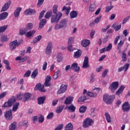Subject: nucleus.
Wrapping results in <instances>:
<instances>
[{
	"label": "nucleus",
	"mask_w": 130,
	"mask_h": 130,
	"mask_svg": "<svg viewBox=\"0 0 130 130\" xmlns=\"http://www.w3.org/2000/svg\"><path fill=\"white\" fill-rule=\"evenodd\" d=\"M70 11H71V7L67 8V7L63 6L62 9V12H64L65 15L66 16H69Z\"/></svg>",
	"instance_id": "obj_26"
},
{
	"label": "nucleus",
	"mask_w": 130,
	"mask_h": 130,
	"mask_svg": "<svg viewBox=\"0 0 130 130\" xmlns=\"http://www.w3.org/2000/svg\"><path fill=\"white\" fill-rule=\"evenodd\" d=\"M47 69V62H44L43 65L42 70L43 71H46Z\"/></svg>",
	"instance_id": "obj_64"
},
{
	"label": "nucleus",
	"mask_w": 130,
	"mask_h": 130,
	"mask_svg": "<svg viewBox=\"0 0 130 130\" xmlns=\"http://www.w3.org/2000/svg\"><path fill=\"white\" fill-rule=\"evenodd\" d=\"M87 96H89V97H93L94 98L97 97V94H94L93 92L90 91L87 92Z\"/></svg>",
	"instance_id": "obj_52"
},
{
	"label": "nucleus",
	"mask_w": 130,
	"mask_h": 130,
	"mask_svg": "<svg viewBox=\"0 0 130 130\" xmlns=\"http://www.w3.org/2000/svg\"><path fill=\"white\" fill-rule=\"evenodd\" d=\"M102 18V16H100L99 17H97L96 19H95L94 22H95L96 24H98V23L100 22Z\"/></svg>",
	"instance_id": "obj_60"
},
{
	"label": "nucleus",
	"mask_w": 130,
	"mask_h": 130,
	"mask_svg": "<svg viewBox=\"0 0 130 130\" xmlns=\"http://www.w3.org/2000/svg\"><path fill=\"white\" fill-rule=\"evenodd\" d=\"M8 94L7 92H3L2 93L0 94V99H3Z\"/></svg>",
	"instance_id": "obj_63"
},
{
	"label": "nucleus",
	"mask_w": 130,
	"mask_h": 130,
	"mask_svg": "<svg viewBox=\"0 0 130 130\" xmlns=\"http://www.w3.org/2000/svg\"><path fill=\"white\" fill-rule=\"evenodd\" d=\"M19 105H20V103L19 102L16 103L12 108V111L16 112L18 110V108H19Z\"/></svg>",
	"instance_id": "obj_42"
},
{
	"label": "nucleus",
	"mask_w": 130,
	"mask_h": 130,
	"mask_svg": "<svg viewBox=\"0 0 130 130\" xmlns=\"http://www.w3.org/2000/svg\"><path fill=\"white\" fill-rule=\"evenodd\" d=\"M45 100H46V96H41L38 98V104L39 105L44 104V102H45Z\"/></svg>",
	"instance_id": "obj_22"
},
{
	"label": "nucleus",
	"mask_w": 130,
	"mask_h": 130,
	"mask_svg": "<svg viewBox=\"0 0 130 130\" xmlns=\"http://www.w3.org/2000/svg\"><path fill=\"white\" fill-rule=\"evenodd\" d=\"M71 70L75 72H79L80 67H78V63H73L71 66Z\"/></svg>",
	"instance_id": "obj_21"
},
{
	"label": "nucleus",
	"mask_w": 130,
	"mask_h": 130,
	"mask_svg": "<svg viewBox=\"0 0 130 130\" xmlns=\"http://www.w3.org/2000/svg\"><path fill=\"white\" fill-rule=\"evenodd\" d=\"M67 86L66 85H61L59 89L58 90V94H62V93H64L67 91Z\"/></svg>",
	"instance_id": "obj_16"
},
{
	"label": "nucleus",
	"mask_w": 130,
	"mask_h": 130,
	"mask_svg": "<svg viewBox=\"0 0 130 130\" xmlns=\"http://www.w3.org/2000/svg\"><path fill=\"white\" fill-rule=\"evenodd\" d=\"M119 85V83H118V81L113 82L110 85L109 89L112 92H114V91L118 88Z\"/></svg>",
	"instance_id": "obj_7"
},
{
	"label": "nucleus",
	"mask_w": 130,
	"mask_h": 130,
	"mask_svg": "<svg viewBox=\"0 0 130 130\" xmlns=\"http://www.w3.org/2000/svg\"><path fill=\"white\" fill-rule=\"evenodd\" d=\"M113 9V6H112V5H111L110 6L106 7L105 10V12L108 13V12H110V11H111V10H112Z\"/></svg>",
	"instance_id": "obj_53"
},
{
	"label": "nucleus",
	"mask_w": 130,
	"mask_h": 130,
	"mask_svg": "<svg viewBox=\"0 0 130 130\" xmlns=\"http://www.w3.org/2000/svg\"><path fill=\"white\" fill-rule=\"evenodd\" d=\"M112 28H113V29H114L116 31H117L119 30H120L121 28V24L118 25L117 24L115 23L112 25Z\"/></svg>",
	"instance_id": "obj_30"
},
{
	"label": "nucleus",
	"mask_w": 130,
	"mask_h": 130,
	"mask_svg": "<svg viewBox=\"0 0 130 130\" xmlns=\"http://www.w3.org/2000/svg\"><path fill=\"white\" fill-rule=\"evenodd\" d=\"M23 43V41L22 40L21 41H18V40H14L12 42H11L10 43V49L11 51H13L14 49H16V48L17 46H19V45H21Z\"/></svg>",
	"instance_id": "obj_5"
},
{
	"label": "nucleus",
	"mask_w": 130,
	"mask_h": 130,
	"mask_svg": "<svg viewBox=\"0 0 130 130\" xmlns=\"http://www.w3.org/2000/svg\"><path fill=\"white\" fill-rule=\"evenodd\" d=\"M30 75H31V71L30 70H28L24 75V78H28L30 77Z\"/></svg>",
	"instance_id": "obj_57"
},
{
	"label": "nucleus",
	"mask_w": 130,
	"mask_h": 130,
	"mask_svg": "<svg viewBox=\"0 0 130 130\" xmlns=\"http://www.w3.org/2000/svg\"><path fill=\"white\" fill-rule=\"evenodd\" d=\"M73 100H74V98L72 96H68L66 99L64 103L66 105H70L73 103Z\"/></svg>",
	"instance_id": "obj_18"
},
{
	"label": "nucleus",
	"mask_w": 130,
	"mask_h": 130,
	"mask_svg": "<svg viewBox=\"0 0 130 130\" xmlns=\"http://www.w3.org/2000/svg\"><path fill=\"white\" fill-rule=\"evenodd\" d=\"M38 75V69H35L31 75V78L32 79H35Z\"/></svg>",
	"instance_id": "obj_36"
},
{
	"label": "nucleus",
	"mask_w": 130,
	"mask_h": 130,
	"mask_svg": "<svg viewBox=\"0 0 130 130\" xmlns=\"http://www.w3.org/2000/svg\"><path fill=\"white\" fill-rule=\"evenodd\" d=\"M62 110H63V107L62 105H60L57 107L56 112V113H61Z\"/></svg>",
	"instance_id": "obj_41"
},
{
	"label": "nucleus",
	"mask_w": 130,
	"mask_h": 130,
	"mask_svg": "<svg viewBox=\"0 0 130 130\" xmlns=\"http://www.w3.org/2000/svg\"><path fill=\"white\" fill-rule=\"evenodd\" d=\"M60 75H61L60 71L58 70L57 71L55 72L54 73V75L53 76V79L54 80H56V79H57V78H58L59 76H60Z\"/></svg>",
	"instance_id": "obj_35"
},
{
	"label": "nucleus",
	"mask_w": 130,
	"mask_h": 130,
	"mask_svg": "<svg viewBox=\"0 0 130 130\" xmlns=\"http://www.w3.org/2000/svg\"><path fill=\"white\" fill-rule=\"evenodd\" d=\"M51 81V77L49 76H47L44 84L45 87H50V86H51V83H50Z\"/></svg>",
	"instance_id": "obj_13"
},
{
	"label": "nucleus",
	"mask_w": 130,
	"mask_h": 130,
	"mask_svg": "<svg viewBox=\"0 0 130 130\" xmlns=\"http://www.w3.org/2000/svg\"><path fill=\"white\" fill-rule=\"evenodd\" d=\"M62 60V54L59 53L57 55V62H60Z\"/></svg>",
	"instance_id": "obj_45"
},
{
	"label": "nucleus",
	"mask_w": 130,
	"mask_h": 130,
	"mask_svg": "<svg viewBox=\"0 0 130 130\" xmlns=\"http://www.w3.org/2000/svg\"><path fill=\"white\" fill-rule=\"evenodd\" d=\"M125 88V87H124L123 86H121L119 88L118 90L116 91V95H117V96H118V97H120V96H121V95H122L123 90H124Z\"/></svg>",
	"instance_id": "obj_17"
},
{
	"label": "nucleus",
	"mask_w": 130,
	"mask_h": 130,
	"mask_svg": "<svg viewBox=\"0 0 130 130\" xmlns=\"http://www.w3.org/2000/svg\"><path fill=\"white\" fill-rule=\"evenodd\" d=\"M74 38H74V37H71L70 38H69L68 39V45H72Z\"/></svg>",
	"instance_id": "obj_55"
},
{
	"label": "nucleus",
	"mask_w": 130,
	"mask_h": 130,
	"mask_svg": "<svg viewBox=\"0 0 130 130\" xmlns=\"http://www.w3.org/2000/svg\"><path fill=\"white\" fill-rule=\"evenodd\" d=\"M43 3H44V0H38L37 4L38 7H41L43 4Z\"/></svg>",
	"instance_id": "obj_61"
},
{
	"label": "nucleus",
	"mask_w": 130,
	"mask_h": 130,
	"mask_svg": "<svg viewBox=\"0 0 130 130\" xmlns=\"http://www.w3.org/2000/svg\"><path fill=\"white\" fill-rule=\"evenodd\" d=\"M96 9V5L95 4H91L89 8V12H94L95 9Z\"/></svg>",
	"instance_id": "obj_47"
},
{
	"label": "nucleus",
	"mask_w": 130,
	"mask_h": 130,
	"mask_svg": "<svg viewBox=\"0 0 130 130\" xmlns=\"http://www.w3.org/2000/svg\"><path fill=\"white\" fill-rule=\"evenodd\" d=\"M17 127V123L16 122H13L10 126L9 129L10 130H15L16 129V127Z\"/></svg>",
	"instance_id": "obj_40"
},
{
	"label": "nucleus",
	"mask_w": 130,
	"mask_h": 130,
	"mask_svg": "<svg viewBox=\"0 0 130 130\" xmlns=\"http://www.w3.org/2000/svg\"><path fill=\"white\" fill-rule=\"evenodd\" d=\"M52 48H53V45H52V42H50L48 43L47 46L45 49V52L47 55H50V54L52 53Z\"/></svg>",
	"instance_id": "obj_6"
},
{
	"label": "nucleus",
	"mask_w": 130,
	"mask_h": 130,
	"mask_svg": "<svg viewBox=\"0 0 130 130\" xmlns=\"http://www.w3.org/2000/svg\"><path fill=\"white\" fill-rule=\"evenodd\" d=\"M105 116L108 123H110V122H111V117L110 116V114H109L108 112H106L105 113Z\"/></svg>",
	"instance_id": "obj_34"
},
{
	"label": "nucleus",
	"mask_w": 130,
	"mask_h": 130,
	"mask_svg": "<svg viewBox=\"0 0 130 130\" xmlns=\"http://www.w3.org/2000/svg\"><path fill=\"white\" fill-rule=\"evenodd\" d=\"M51 16H52V11H50L47 12L45 16V17L46 19H49V18H50Z\"/></svg>",
	"instance_id": "obj_48"
},
{
	"label": "nucleus",
	"mask_w": 130,
	"mask_h": 130,
	"mask_svg": "<svg viewBox=\"0 0 130 130\" xmlns=\"http://www.w3.org/2000/svg\"><path fill=\"white\" fill-rule=\"evenodd\" d=\"M4 116L7 120H12V119H13V113L12 112V110L6 111L5 112Z\"/></svg>",
	"instance_id": "obj_8"
},
{
	"label": "nucleus",
	"mask_w": 130,
	"mask_h": 130,
	"mask_svg": "<svg viewBox=\"0 0 130 130\" xmlns=\"http://www.w3.org/2000/svg\"><path fill=\"white\" fill-rule=\"evenodd\" d=\"M16 99L17 100H22V99L24 100V94L22 93H19L16 95Z\"/></svg>",
	"instance_id": "obj_46"
},
{
	"label": "nucleus",
	"mask_w": 130,
	"mask_h": 130,
	"mask_svg": "<svg viewBox=\"0 0 130 130\" xmlns=\"http://www.w3.org/2000/svg\"><path fill=\"white\" fill-rule=\"evenodd\" d=\"M8 16H9V13H8V12H4L0 14V21L6 20V19L8 18Z\"/></svg>",
	"instance_id": "obj_23"
},
{
	"label": "nucleus",
	"mask_w": 130,
	"mask_h": 130,
	"mask_svg": "<svg viewBox=\"0 0 130 130\" xmlns=\"http://www.w3.org/2000/svg\"><path fill=\"white\" fill-rule=\"evenodd\" d=\"M31 97H32V94L28 92L24 93L23 94L24 102H27L29 100H31Z\"/></svg>",
	"instance_id": "obj_12"
},
{
	"label": "nucleus",
	"mask_w": 130,
	"mask_h": 130,
	"mask_svg": "<svg viewBox=\"0 0 130 130\" xmlns=\"http://www.w3.org/2000/svg\"><path fill=\"white\" fill-rule=\"evenodd\" d=\"M8 28V25H3L0 27V33H3L5 32L6 30Z\"/></svg>",
	"instance_id": "obj_50"
},
{
	"label": "nucleus",
	"mask_w": 130,
	"mask_h": 130,
	"mask_svg": "<svg viewBox=\"0 0 130 130\" xmlns=\"http://www.w3.org/2000/svg\"><path fill=\"white\" fill-rule=\"evenodd\" d=\"M66 107L70 112H75L76 111V107L73 104H71L70 106H67Z\"/></svg>",
	"instance_id": "obj_31"
},
{
	"label": "nucleus",
	"mask_w": 130,
	"mask_h": 130,
	"mask_svg": "<svg viewBox=\"0 0 130 130\" xmlns=\"http://www.w3.org/2000/svg\"><path fill=\"white\" fill-rule=\"evenodd\" d=\"M21 11H22V8L21 7H18L16 9L14 12L15 18H18V17H19V15H20V13H21Z\"/></svg>",
	"instance_id": "obj_27"
},
{
	"label": "nucleus",
	"mask_w": 130,
	"mask_h": 130,
	"mask_svg": "<svg viewBox=\"0 0 130 130\" xmlns=\"http://www.w3.org/2000/svg\"><path fill=\"white\" fill-rule=\"evenodd\" d=\"M33 28V23H28L27 24V27L26 28V31H29V30H31Z\"/></svg>",
	"instance_id": "obj_49"
},
{
	"label": "nucleus",
	"mask_w": 130,
	"mask_h": 130,
	"mask_svg": "<svg viewBox=\"0 0 130 130\" xmlns=\"http://www.w3.org/2000/svg\"><path fill=\"white\" fill-rule=\"evenodd\" d=\"M53 116H54V113H53V112H50L48 114L47 119H52V118H53Z\"/></svg>",
	"instance_id": "obj_51"
},
{
	"label": "nucleus",
	"mask_w": 130,
	"mask_h": 130,
	"mask_svg": "<svg viewBox=\"0 0 130 130\" xmlns=\"http://www.w3.org/2000/svg\"><path fill=\"white\" fill-rule=\"evenodd\" d=\"M36 90H39L41 92H46V90L44 89V86L41 85V84H37L35 87Z\"/></svg>",
	"instance_id": "obj_15"
},
{
	"label": "nucleus",
	"mask_w": 130,
	"mask_h": 130,
	"mask_svg": "<svg viewBox=\"0 0 130 130\" xmlns=\"http://www.w3.org/2000/svg\"><path fill=\"white\" fill-rule=\"evenodd\" d=\"M122 109L124 112L126 111H129L130 110V106L128 102H125L122 106Z\"/></svg>",
	"instance_id": "obj_10"
},
{
	"label": "nucleus",
	"mask_w": 130,
	"mask_h": 130,
	"mask_svg": "<svg viewBox=\"0 0 130 130\" xmlns=\"http://www.w3.org/2000/svg\"><path fill=\"white\" fill-rule=\"evenodd\" d=\"M85 100H87V98L85 96H82L80 98V99L78 100V102H84V101H85Z\"/></svg>",
	"instance_id": "obj_54"
},
{
	"label": "nucleus",
	"mask_w": 130,
	"mask_h": 130,
	"mask_svg": "<svg viewBox=\"0 0 130 130\" xmlns=\"http://www.w3.org/2000/svg\"><path fill=\"white\" fill-rule=\"evenodd\" d=\"M108 73V69L105 70V71L103 72V73L102 74L103 78H105V77L107 76Z\"/></svg>",
	"instance_id": "obj_58"
},
{
	"label": "nucleus",
	"mask_w": 130,
	"mask_h": 130,
	"mask_svg": "<svg viewBox=\"0 0 130 130\" xmlns=\"http://www.w3.org/2000/svg\"><path fill=\"white\" fill-rule=\"evenodd\" d=\"M11 4H12L11 1H9L6 3H5V4L2 7L1 12H5V11H8L10 7H11Z\"/></svg>",
	"instance_id": "obj_11"
},
{
	"label": "nucleus",
	"mask_w": 130,
	"mask_h": 130,
	"mask_svg": "<svg viewBox=\"0 0 130 130\" xmlns=\"http://www.w3.org/2000/svg\"><path fill=\"white\" fill-rule=\"evenodd\" d=\"M1 40L2 42H6V41H8V37L7 36H2L1 37Z\"/></svg>",
	"instance_id": "obj_56"
},
{
	"label": "nucleus",
	"mask_w": 130,
	"mask_h": 130,
	"mask_svg": "<svg viewBox=\"0 0 130 130\" xmlns=\"http://www.w3.org/2000/svg\"><path fill=\"white\" fill-rule=\"evenodd\" d=\"M17 101V99L15 96H12L8 101L4 103L2 107L5 108H8L9 107H12L14 103Z\"/></svg>",
	"instance_id": "obj_1"
},
{
	"label": "nucleus",
	"mask_w": 130,
	"mask_h": 130,
	"mask_svg": "<svg viewBox=\"0 0 130 130\" xmlns=\"http://www.w3.org/2000/svg\"><path fill=\"white\" fill-rule=\"evenodd\" d=\"M112 48V44H109L106 48V51H110Z\"/></svg>",
	"instance_id": "obj_62"
},
{
	"label": "nucleus",
	"mask_w": 130,
	"mask_h": 130,
	"mask_svg": "<svg viewBox=\"0 0 130 130\" xmlns=\"http://www.w3.org/2000/svg\"><path fill=\"white\" fill-rule=\"evenodd\" d=\"M129 67V64L128 63H126L123 67H121L118 69V72L119 73H120V72H122L123 70L125 69L124 72H126L127 70H128V67Z\"/></svg>",
	"instance_id": "obj_19"
},
{
	"label": "nucleus",
	"mask_w": 130,
	"mask_h": 130,
	"mask_svg": "<svg viewBox=\"0 0 130 130\" xmlns=\"http://www.w3.org/2000/svg\"><path fill=\"white\" fill-rule=\"evenodd\" d=\"M61 17H62V13H61V12H58L56 15H52L51 18V22L55 24L58 23V21L60 20V18H61Z\"/></svg>",
	"instance_id": "obj_4"
},
{
	"label": "nucleus",
	"mask_w": 130,
	"mask_h": 130,
	"mask_svg": "<svg viewBox=\"0 0 130 130\" xmlns=\"http://www.w3.org/2000/svg\"><path fill=\"white\" fill-rule=\"evenodd\" d=\"M123 44H124V41L122 40L120 41L119 43L118 44L117 49H118V50H120L121 49V47L123 46Z\"/></svg>",
	"instance_id": "obj_43"
},
{
	"label": "nucleus",
	"mask_w": 130,
	"mask_h": 130,
	"mask_svg": "<svg viewBox=\"0 0 130 130\" xmlns=\"http://www.w3.org/2000/svg\"><path fill=\"white\" fill-rule=\"evenodd\" d=\"M57 9H58V5H54L52 7V13H53V14H54V15H56L58 12Z\"/></svg>",
	"instance_id": "obj_38"
},
{
	"label": "nucleus",
	"mask_w": 130,
	"mask_h": 130,
	"mask_svg": "<svg viewBox=\"0 0 130 130\" xmlns=\"http://www.w3.org/2000/svg\"><path fill=\"white\" fill-rule=\"evenodd\" d=\"M46 19H43L40 20V23H39V30H40V29H42L44 26L47 23Z\"/></svg>",
	"instance_id": "obj_20"
},
{
	"label": "nucleus",
	"mask_w": 130,
	"mask_h": 130,
	"mask_svg": "<svg viewBox=\"0 0 130 130\" xmlns=\"http://www.w3.org/2000/svg\"><path fill=\"white\" fill-rule=\"evenodd\" d=\"M126 52V50H124L122 52V60L124 62H125L126 60H127V58L126 57V53L125 52Z\"/></svg>",
	"instance_id": "obj_33"
},
{
	"label": "nucleus",
	"mask_w": 130,
	"mask_h": 130,
	"mask_svg": "<svg viewBox=\"0 0 130 130\" xmlns=\"http://www.w3.org/2000/svg\"><path fill=\"white\" fill-rule=\"evenodd\" d=\"M86 110H87V106H82L79 108L80 113H85L86 112Z\"/></svg>",
	"instance_id": "obj_37"
},
{
	"label": "nucleus",
	"mask_w": 130,
	"mask_h": 130,
	"mask_svg": "<svg viewBox=\"0 0 130 130\" xmlns=\"http://www.w3.org/2000/svg\"><path fill=\"white\" fill-rule=\"evenodd\" d=\"M44 121V116L43 115L40 114V116L39 118V122L42 123Z\"/></svg>",
	"instance_id": "obj_59"
},
{
	"label": "nucleus",
	"mask_w": 130,
	"mask_h": 130,
	"mask_svg": "<svg viewBox=\"0 0 130 130\" xmlns=\"http://www.w3.org/2000/svg\"><path fill=\"white\" fill-rule=\"evenodd\" d=\"M89 58L87 56H85L84 57V60L83 61V63L82 65V68L83 69H87V68H89Z\"/></svg>",
	"instance_id": "obj_14"
},
{
	"label": "nucleus",
	"mask_w": 130,
	"mask_h": 130,
	"mask_svg": "<svg viewBox=\"0 0 130 130\" xmlns=\"http://www.w3.org/2000/svg\"><path fill=\"white\" fill-rule=\"evenodd\" d=\"M35 33H36V30H30L26 34L25 36L27 38H30V37H33V35H34Z\"/></svg>",
	"instance_id": "obj_29"
},
{
	"label": "nucleus",
	"mask_w": 130,
	"mask_h": 130,
	"mask_svg": "<svg viewBox=\"0 0 130 130\" xmlns=\"http://www.w3.org/2000/svg\"><path fill=\"white\" fill-rule=\"evenodd\" d=\"M67 20L66 19H62L60 20L59 24L61 26H62V28H63V27H66L67 26Z\"/></svg>",
	"instance_id": "obj_44"
},
{
	"label": "nucleus",
	"mask_w": 130,
	"mask_h": 130,
	"mask_svg": "<svg viewBox=\"0 0 130 130\" xmlns=\"http://www.w3.org/2000/svg\"><path fill=\"white\" fill-rule=\"evenodd\" d=\"M81 45L83 47H87L90 45V40H83L81 42Z\"/></svg>",
	"instance_id": "obj_24"
},
{
	"label": "nucleus",
	"mask_w": 130,
	"mask_h": 130,
	"mask_svg": "<svg viewBox=\"0 0 130 130\" xmlns=\"http://www.w3.org/2000/svg\"><path fill=\"white\" fill-rule=\"evenodd\" d=\"M94 124V120L90 118H86L83 122V127L87 128Z\"/></svg>",
	"instance_id": "obj_3"
},
{
	"label": "nucleus",
	"mask_w": 130,
	"mask_h": 130,
	"mask_svg": "<svg viewBox=\"0 0 130 130\" xmlns=\"http://www.w3.org/2000/svg\"><path fill=\"white\" fill-rule=\"evenodd\" d=\"M24 14L25 16L35 15L36 14V10L29 8L25 10Z\"/></svg>",
	"instance_id": "obj_9"
},
{
	"label": "nucleus",
	"mask_w": 130,
	"mask_h": 130,
	"mask_svg": "<svg viewBox=\"0 0 130 130\" xmlns=\"http://www.w3.org/2000/svg\"><path fill=\"white\" fill-rule=\"evenodd\" d=\"M74 129V125L72 123H68L65 126L64 130H73Z\"/></svg>",
	"instance_id": "obj_32"
},
{
	"label": "nucleus",
	"mask_w": 130,
	"mask_h": 130,
	"mask_svg": "<svg viewBox=\"0 0 130 130\" xmlns=\"http://www.w3.org/2000/svg\"><path fill=\"white\" fill-rule=\"evenodd\" d=\"M71 19H75L78 17V12L76 11H72L70 13Z\"/></svg>",
	"instance_id": "obj_28"
},
{
	"label": "nucleus",
	"mask_w": 130,
	"mask_h": 130,
	"mask_svg": "<svg viewBox=\"0 0 130 130\" xmlns=\"http://www.w3.org/2000/svg\"><path fill=\"white\" fill-rule=\"evenodd\" d=\"M114 99H115V95H114L104 94L103 95V101L106 104H110L114 101Z\"/></svg>",
	"instance_id": "obj_2"
},
{
	"label": "nucleus",
	"mask_w": 130,
	"mask_h": 130,
	"mask_svg": "<svg viewBox=\"0 0 130 130\" xmlns=\"http://www.w3.org/2000/svg\"><path fill=\"white\" fill-rule=\"evenodd\" d=\"M41 39H42V36H41V35L38 36L37 38H36L35 39H34L33 40L34 44L37 43V42L40 41Z\"/></svg>",
	"instance_id": "obj_39"
},
{
	"label": "nucleus",
	"mask_w": 130,
	"mask_h": 130,
	"mask_svg": "<svg viewBox=\"0 0 130 130\" xmlns=\"http://www.w3.org/2000/svg\"><path fill=\"white\" fill-rule=\"evenodd\" d=\"M81 55H82V51L78 50L76 52H74L73 57L74 58H79L81 57Z\"/></svg>",
	"instance_id": "obj_25"
}]
</instances>
